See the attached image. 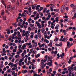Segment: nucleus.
<instances>
[{"label":"nucleus","instance_id":"obj_1","mask_svg":"<svg viewBox=\"0 0 76 76\" xmlns=\"http://www.w3.org/2000/svg\"><path fill=\"white\" fill-rule=\"evenodd\" d=\"M25 33L22 34V37H29V34L30 33V31H27L26 32H25Z\"/></svg>","mask_w":76,"mask_h":76},{"label":"nucleus","instance_id":"obj_2","mask_svg":"<svg viewBox=\"0 0 76 76\" xmlns=\"http://www.w3.org/2000/svg\"><path fill=\"white\" fill-rule=\"evenodd\" d=\"M18 40L16 39L15 40V43H18V42L19 43V44L20 43V42H21V39H22V37L20 36H18ZM18 40H19L18 41Z\"/></svg>","mask_w":76,"mask_h":76},{"label":"nucleus","instance_id":"obj_3","mask_svg":"<svg viewBox=\"0 0 76 76\" xmlns=\"http://www.w3.org/2000/svg\"><path fill=\"white\" fill-rule=\"evenodd\" d=\"M60 18L59 17H57L55 19V20H54L53 22H52V25H53V23H55L56 22H58V21H59V20H58V19H59Z\"/></svg>","mask_w":76,"mask_h":76},{"label":"nucleus","instance_id":"obj_4","mask_svg":"<svg viewBox=\"0 0 76 76\" xmlns=\"http://www.w3.org/2000/svg\"><path fill=\"white\" fill-rule=\"evenodd\" d=\"M65 9L66 6H65V5H62V6L61 7V12H64V11L65 10Z\"/></svg>","mask_w":76,"mask_h":76},{"label":"nucleus","instance_id":"obj_5","mask_svg":"<svg viewBox=\"0 0 76 76\" xmlns=\"http://www.w3.org/2000/svg\"><path fill=\"white\" fill-rule=\"evenodd\" d=\"M7 9L10 12H12V7L11 5H10L7 6Z\"/></svg>","mask_w":76,"mask_h":76},{"label":"nucleus","instance_id":"obj_6","mask_svg":"<svg viewBox=\"0 0 76 76\" xmlns=\"http://www.w3.org/2000/svg\"><path fill=\"white\" fill-rule=\"evenodd\" d=\"M36 24H37V26H38V28L41 29V25L40 24V23H39L38 22L36 21Z\"/></svg>","mask_w":76,"mask_h":76},{"label":"nucleus","instance_id":"obj_7","mask_svg":"<svg viewBox=\"0 0 76 76\" xmlns=\"http://www.w3.org/2000/svg\"><path fill=\"white\" fill-rule=\"evenodd\" d=\"M53 40H50V43L48 45V46L50 47H53Z\"/></svg>","mask_w":76,"mask_h":76},{"label":"nucleus","instance_id":"obj_8","mask_svg":"<svg viewBox=\"0 0 76 76\" xmlns=\"http://www.w3.org/2000/svg\"><path fill=\"white\" fill-rule=\"evenodd\" d=\"M39 14L37 13L36 15V17H34V20H36L37 19H39Z\"/></svg>","mask_w":76,"mask_h":76},{"label":"nucleus","instance_id":"obj_9","mask_svg":"<svg viewBox=\"0 0 76 76\" xmlns=\"http://www.w3.org/2000/svg\"><path fill=\"white\" fill-rule=\"evenodd\" d=\"M73 57H71L69 61H68V63H69V64H70V63H71V62H72L71 59L73 60Z\"/></svg>","mask_w":76,"mask_h":76},{"label":"nucleus","instance_id":"obj_10","mask_svg":"<svg viewBox=\"0 0 76 76\" xmlns=\"http://www.w3.org/2000/svg\"><path fill=\"white\" fill-rule=\"evenodd\" d=\"M5 13V12L4 11V10H2L1 11V16H4V14Z\"/></svg>","mask_w":76,"mask_h":76},{"label":"nucleus","instance_id":"obj_11","mask_svg":"<svg viewBox=\"0 0 76 76\" xmlns=\"http://www.w3.org/2000/svg\"><path fill=\"white\" fill-rule=\"evenodd\" d=\"M73 69V66H71L68 69V70L69 72H71Z\"/></svg>","mask_w":76,"mask_h":76},{"label":"nucleus","instance_id":"obj_12","mask_svg":"<svg viewBox=\"0 0 76 76\" xmlns=\"http://www.w3.org/2000/svg\"><path fill=\"white\" fill-rule=\"evenodd\" d=\"M20 32H22L23 34H24V33H25V30H23L22 31V29H20Z\"/></svg>","mask_w":76,"mask_h":76},{"label":"nucleus","instance_id":"obj_13","mask_svg":"<svg viewBox=\"0 0 76 76\" xmlns=\"http://www.w3.org/2000/svg\"><path fill=\"white\" fill-rule=\"evenodd\" d=\"M38 34V36L39 38L41 39L42 37V35H41V33H39Z\"/></svg>","mask_w":76,"mask_h":76},{"label":"nucleus","instance_id":"obj_14","mask_svg":"<svg viewBox=\"0 0 76 76\" xmlns=\"http://www.w3.org/2000/svg\"><path fill=\"white\" fill-rule=\"evenodd\" d=\"M37 5L36 4H34L32 6V9H35V6H36V5Z\"/></svg>","mask_w":76,"mask_h":76},{"label":"nucleus","instance_id":"obj_15","mask_svg":"<svg viewBox=\"0 0 76 76\" xmlns=\"http://www.w3.org/2000/svg\"><path fill=\"white\" fill-rule=\"evenodd\" d=\"M32 20V18H29L28 20V22L29 23H31V21Z\"/></svg>","mask_w":76,"mask_h":76},{"label":"nucleus","instance_id":"obj_16","mask_svg":"<svg viewBox=\"0 0 76 76\" xmlns=\"http://www.w3.org/2000/svg\"><path fill=\"white\" fill-rule=\"evenodd\" d=\"M26 39H25V42H27V41L28 40V38H29V37L28 36H26L25 37Z\"/></svg>","mask_w":76,"mask_h":76},{"label":"nucleus","instance_id":"obj_17","mask_svg":"<svg viewBox=\"0 0 76 76\" xmlns=\"http://www.w3.org/2000/svg\"><path fill=\"white\" fill-rule=\"evenodd\" d=\"M35 56L36 58H38V57H40V53H38L37 55H35Z\"/></svg>","mask_w":76,"mask_h":76},{"label":"nucleus","instance_id":"obj_18","mask_svg":"<svg viewBox=\"0 0 76 76\" xmlns=\"http://www.w3.org/2000/svg\"><path fill=\"white\" fill-rule=\"evenodd\" d=\"M47 8H45L44 10L43 11V13H44V14H45V13H46V11H47Z\"/></svg>","mask_w":76,"mask_h":76},{"label":"nucleus","instance_id":"obj_19","mask_svg":"<svg viewBox=\"0 0 76 76\" xmlns=\"http://www.w3.org/2000/svg\"><path fill=\"white\" fill-rule=\"evenodd\" d=\"M26 16V14H22L21 15V17H23V18H25Z\"/></svg>","mask_w":76,"mask_h":76},{"label":"nucleus","instance_id":"obj_20","mask_svg":"<svg viewBox=\"0 0 76 76\" xmlns=\"http://www.w3.org/2000/svg\"><path fill=\"white\" fill-rule=\"evenodd\" d=\"M51 26L50 27L52 28V29H54V24H53V25H52V23H51Z\"/></svg>","mask_w":76,"mask_h":76},{"label":"nucleus","instance_id":"obj_21","mask_svg":"<svg viewBox=\"0 0 76 76\" xmlns=\"http://www.w3.org/2000/svg\"><path fill=\"white\" fill-rule=\"evenodd\" d=\"M37 53V50H33L32 51V54H36Z\"/></svg>","mask_w":76,"mask_h":76},{"label":"nucleus","instance_id":"obj_22","mask_svg":"<svg viewBox=\"0 0 76 76\" xmlns=\"http://www.w3.org/2000/svg\"><path fill=\"white\" fill-rule=\"evenodd\" d=\"M44 32H45V29L43 28L42 29V33H44Z\"/></svg>","mask_w":76,"mask_h":76},{"label":"nucleus","instance_id":"obj_23","mask_svg":"<svg viewBox=\"0 0 76 76\" xmlns=\"http://www.w3.org/2000/svg\"><path fill=\"white\" fill-rule=\"evenodd\" d=\"M28 10L29 11V13H31V7H29L28 9Z\"/></svg>","mask_w":76,"mask_h":76},{"label":"nucleus","instance_id":"obj_24","mask_svg":"<svg viewBox=\"0 0 76 76\" xmlns=\"http://www.w3.org/2000/svg\"><path fill=\"white\" fill-rule=\"evenodd\" d=\"M64 38H65V42H66L68 40V37H64Z\"/></svg>","mask_w":76,"mask_h":76},{"label":"nucleus","instance_id":"obj_25","mask_svg":"<svg viewBox=\"0 0 76 76\" xmlns=\"http://www.w3.org/2000/svg\"><path fill=\"white\" fill-rule=\"evenodd\" d=\"M15 27V28H16L17 27V24L16 23H13L12 24Z\"/></svg>","mask_w":76,"mask_h":76},{"label":"nucleus","instance_id":"obj_26","mask_svg":"<svg viewBox=\"0 0 76 76\" xmlns=\"http://www.w3.org/2000/svg\"><path fill=\"white\" fill-rule=\"evenodd\" d=\"M22 22H19L18 26H21V25H22Z\"/></svg>","mask_w":76,"mask_h":76},{"label":"nucleus","instance_id":"obj_27","mask_svg":"<svg viewBox=\"0 0 76 76\" xmlns=\"http://www.w3.org/2000/svg\"><path fill=\"white\" fill-rule=\"evenodd\" d=\"M57 56H58L57 58H58H58H59L60 57V54L58 53L57 54Z\"/></svg>","mask_w":76,"mask_h":76},{"label":"nucleus","instance_id":"obj_28","mask_svg":"<svg viewBox=\"0 0 76 76\" xmlns=\"http://www.w3.org/2000/svg\"><path fill=\"white\" fill-rule=\"evenodd\" d=\"M34 38L36 39V40H37L38 39V35H36L34 36Z\"/></svg>","mask_w":76,"mask_h":76},{"label":"nucleus","instance_id":"obj_29","mask_svg":"<svg viewBox=\"0 0 76 76\" xmlns=\"http://www.w3.org/2000/svg\"><path fill=\"white\" fill-rule=\"evenodd\" d=\"M2 50H3V53H5L6 52V50H5V48H2Z\"/></svg>","mask_w":76,"mask_h":76},{"label":"nucleus","instance_id":"obj_30","mask_svg":"<svg viewBox=\"0 0 76 76\" xmlns=\"http://www.w3.org/2000/svg\"><path fill=\"white\" fill-rule=\"evenodd\" d=\"M24 60V59H23V58H22L21 59H20V61H19V62H22Z\"/></svg>","mask_w":76,"mask_h":76},{"label":"nucleus","instance_id":"obj_31","mask_svg":"<svg viewBox=\"0 0 76 76\" xmlns=\"http://www.w3.org/2000/svg\"><path fill=\"white\" fill-rule=\"evenodd\" d=\"M34 44V46L37 47V45H38V44H37V42H35Z\"/></svg>","mask_w":76,"mask_h":76},{"label":"nucleus","instance_id":"obj_32","mask_svg":"<svg viewBox=\"0 0 76 76\" xmlns=\"http://www.w3.org/2000/svg\"><path fill=\"white\" fill-rule=\"evenodd\" d=\"M67 47H69L70 46V42H67Z\"/></svg>","mask_w":76,"mask_h":76},{"label":"nucleus","instance_id":"obj_33","mask_svg":"<svg viewBox=\"0 0 76 76\" xmlns=\"http://www.w3.org/2000/svg\"><path fill=\"white\" fill-rule=\"evenodd\" d=\"M13 64V62H10V63H9V64H8V66H10V65H11V66H12V64Z\"/></svg>","mask_w":76,"mask_h":76},{"label":"nucleus","instance_id":"obj_34","mask_svg":"<svg viewBox=\"0 0 76 76\" xmlns=\"http://www.w3.org/2000/svg\"><path fill=\"white\" fill-rule=\"evenodd\" d=\"M73 27H68L67 28V30H69L70 29H72Z\"/></svg>","mask_w":76,"mask_h":76},{"label":"nucleus","instance_id":"obj_35","mask_svg":"<svg viewBox=\"0 0 76 76\" xmlns=\"http://www.w3.org/2000/svg\"><path fill=\"white\" fill-rule=\"evenodd\" d=\"M33 50H34V48H32L30 50V51L29 52V53H30L31 54L32 53V51H33Z\"/></svg>","mask_w":76,"mask_h":76},{"label":"nucleus","instance_id":"obj_36","mask_svg":"<svg viewBox=\"0 0 76 76\" xmlns=\"http://www.w3.org/2000/svg\"><path fill=\"white\" fill-rule=\"evenodd\" d=\"M40 32H41V29H39L38 30V31H37V34H40Z\"/></svg>","mask_w":76,"mask_h":76},{"label":"nucleus","instance_id":"obj_37","mask_svg":"<svg viewBox=\"0 0 76 76\" xmlns=\"http://www.w3.org/2000/svg\"><path fill=\"white\" fill-rule=\"evenodd\" d=\"M26 48L25 47H24L23 46H22L21 47V49L22 50H26V48Z\"/></svg>","mask_w":76,"mask_h":76},{"label":"nucleus","instance_id":"obj_38","mask_svg":"<svg viewBox=\"0 0 76 76\" xmlns=\"http://www.w3.org/2000/svg\"><path fill=\"white\" fill-rule=\"evenodd\" d=\"M16 4L17 5L19 6V1L18 0H17V2H16Z\"/></svg>","mask_w":76,"mask_h":76},{"label":"nucleus","instance_id":"obj_39","mask_svg":"<svg viewBox=\"0 0 76 76\" xmlns=\"http://www.w3.org/2000/svg\"><path fill=\"white\" fill-rule=\"evenodd\" d=\"M72 30L73 31H75L76 30V27H72Z\"/></svg>","mask_w":76,"mask_h":76},{"label":"nucleus","instance_id":"obj_40","mask_svg":"<svg viewBox=\"0 0 76 76\" xmlns=\"http://www.w3.org/2000/svg\"><path fill=\"white\" fill-rule=\"evenodd\" d=\"M45 45V44L43 43L41 45V46H40V47H44Z\"/></svg>","mask_w":76,"mask_h":76},{"label":"nucleus","instance_id":"obj_41","mask_svg":"<svg viewBox=\"0 0 76 76\" xmlns=\"http://www.w3.org/2000/svg\"><path fill=\"white\" fill-rule=\"evenodd\" d=\"M23 73H27V72H28V71H27V70H25L23 71Z\"/></svg>","mask_w":76,"mask_h":76},{"label":"nucleus","instance_id":"obj_42","mask_svg":"<svg viewBox=\"0 0 76 76\" xmlns=\"http://www.w3.org/2000/svg\"><path fill=\"white\" fill-rule=\"evenodd\" d=\"M18 51H19V52L20 53H22L23 52V50H20V49H19Z\"/></svg>","mask_w":76,"mask_h":76},{"label":"nucleus","instance_id":"obj_43","mask_svg":"<svg viewBox=\"0 0 76 76\" xmlns=\"http://www.w3.org/2000/svg\"><path fill=\"white\" fill-rule=\"evenodd\" d=\"M3 19L4 20H6V16H3Z\"/></svg>","mask_w":76,"mask_h":76},{"label":"nucleus","instance_id":"obj_44","mask_svg":"<svg viewBox=\"0 0 76 76\" xmlns=\"http://www.w3.org/2000/svg\"><path fill=\"white\" fill-rule=\"evenodd\" d=\"M69 41H71V42H72V41H73V39L72 38H70L69 39Z\"/></svg>","mask_w":76,"mask_h":76},{"label":"nucleus","instance_id":"obj_45","mask_svg":"<svg viewBox=\"0 0 76 76\" xmlns=\"http://www.w3.org/2000/svg\"><path fill=\"white\" fill-rule=\"evenodd\" d=\"M44 36H45V35H47V31H45V32L44 33Z\"/></svg>","mask_w":76,"mask_h":76},{"label":"nucleus","instance_id":"obj_46","mask_svg":"<svg viewBox=\"0 0 76 76\" xmlns=\"http://www.w3.org/2000/svg\"><path fill=\"white\" fill-rule=\"evenodd\" d=\"M58 38H56L54 40V41L55 42H56V41H58Z\"/></svg>","mask_w":76,"mask_h":76},{"label":"nucleus","instance_id":"obj_47","mask_svg":"<svg viewBox=\"0 0 76 76\" xmlns=\"http://www.w3.org/2000/svg\"><path fill=\"white\" fill-rule=\"evenodd\" d=\"M29 26H30V28H31L32 26H34V24H29Z\"/></svg>","mask_w":76,"mask_h":76},{"label":"nucleus","instance_id":"obj_48","mask_svg":"<svg viewBox=\"0 0 76 76\" xmlns=\"http://www.w3.org/2000/svg\"><path fill=\"white\" fill-rule=\"evenodd\" d=\"M72 8L74 9H76V5H75L74 7H72Z\"/></svg>","mask_w":76,"mask_h":76},{"label":"nucleus","instance_id":"obj_49","mask_svg":"<svg viewBox=\"0 0 76 76\" xmlns=\"http://www.w3.org/2000/svg\"><path fill=\"white\" fill-rule=\"evenodd\" d=\"M45 59H46V60H47V59H48V56L46 55L45 56Z\"/></svg>","mask_w":76,"mask_h":76},{"label":"nucleus","instance_id":"obj_50","mask_svg":"<svg viewBox=\"0 0 76 76\" xmlns=\"http://www.w3.org/2000/svg\"><path fill=\"white\" fill-rule=\"evenodd\" d=\"M15 6H14L12 7V10H14V9H15Z\"/></svg>","mask_w":76,"mask_h":76},{"label":"nucleus","instance_id":"obj_51","mask_svg":"<svg viewBox=\"0 0 76 76\" xmlns=\"http://www.w3.org/2000/svg\"><path fill=\"white\" fill-rule=\"evenodd\" d=\"M41 7V5H36L35 7H38L39 8V7Z\"/></svg>","mask_w":76,"mask_h":76},{"label":"nucleus","instance_id":"obj_52","mask_svg":"<svg viewBox=\"0 0 76 76\" xmlns=\"http://www.w3.org/2000/svg\"><path fill=\"white\" fill-rule=\"evenodd\" d=\"M32 66V70H34V69H35V67H34V65H33Z\"/></svg>","mask_w":76,"mask_h":76},{"label":"nucleus","instance_id":"obj_53","mask_svg":"<svg viewBox=\"0 0 76 76\" xmlns=\"http://www.w3.org/2000/svg\"><path fill=\"white\" fill-rule=\"evenodd\" d=\"M16 50H17V49H14L13 50V52H14V53H15V52H16Z\"/></svg>","mask_w":76,"mask_h":76},{"label":"nucleus","instance_id":"obj_54","mask_svg":"<svg viewBox=\"0 0 76 76\" xmlns=\"http://www.w3.org/2000/svg\"><path fill=\"white\" fill-rule=\"evenodd\" d=\"M19 57V55H16L15 56V58H18Z\"/></svg>","mask_w":76,"mask_h":76},{"label":"nucleus","instance_id":"obj_55","mask_svg":"<svg viewBox=\"0 0 76 76\" xmlns=\"http://www.w3.org/2000/svg\"><path fill=\"white\" fill-rule=\"evenodd\" d=\"M39 14H40L41 16H43L44 15L42 13V12H39Z\"/></svg>","mask_w":76,"mask_h":76},{"label":"nucleus","instance_id":"obj_56","mask_svg":"<svg viewBox=\"0 0 76 76\" xmlns=\"http://www.w3.org/2000/svg\"><path fill=\"white\" fill-rule=\"evenodd\" d=\"M51 17V15L49 14L48 15V18H50H50Z\"/></svg>","mask_w":76,"mask_h":76},{"label":"nucleus","instance_id":"obj_57","mask_svg":"<svg viewBox=\"0 0 76 76\" xmlns=\"http://www.w3.org/2000/svg\"><path fill=\"white\" fill-rule=\"evenodd\" d=\"M56 46H58V47H60V44H55Z\"/></svg>","mask_w":76,"mask_h":76},{"label":"nucleus","instance_id":"obj_58","mask_svg":"<svg viewBox=\"0 0 76 76\" xmlns=\"http://www.w3.org/2000/svg\"><path fill=\"white\" fill-rule=\"evenodd\" d=\"M73 17H74V18H76V12L75 13L74 15V16Z\"/></svg>","mask_w":76,"mask_h":76},{"label":"nucleus","instance_id":"obj_59","mask_svg":"<svg viewBox=\"0 0 76 76\" xmlns=\"http://www.w3.org/2000/svg\"><path fill=\"white\" fill-rule=\"evenodd\" d=\"M57 51H54V54H55V55H56V54H57Z\"/></svg>","mask_w":76,"mask_h":76},{"label":"nucleus","instance_id":"obj_60","mask_svg":"<svg viewBox=\"0 0 76 76\" xmlns=\"http://www.w3.org/2000/svg\"><path fill=\"white\" fill-rule=\"evenodd\" d=\"M15 72L13 71L12 73V75L13 76V75H14V74H15Z\"/></svg>","mask_w":76,"mask_h":76},{"label":"nucleus","instance_id":"obj_61","mask_svg":"<svg viewBox=\"0 0 76 76\" xmlns=\"http://www.w3.org/2000/svg\"><path fill=\"white\" fill-rule=\"evenodd\" d=\"M48 20H50V18H49L48 17H47L46 18V19H45V20H46L47 21Z\"/></svg>","mask_w":76,"mask_h":76},{"label":"nucleus","instance_id":"obj_62","mask_svg":"<svg viewBox=\"0 0 76 76\" xmlns=\"http://www.w3.org/2000/svg\"><path fill=\"white\" fill-rule=\"evenodd\" d=\"M33 76H37L38 74L37 73H35L34 74Z\"/></svg>","mask_w":76,"mask_h":76},{"label":"nucleus","instance_id":"obj_63","mask_svg":"<svg viewBox=\"0 0 76 76\" xmlns=\"http://www.w3.org/2000/svg\"><path fill=\"white\" fill-rule=\"evenodd\" d=\"M75 72H72V76H75Z\"/></svg>","mask_w":76,"mask_h":76},{"label":"nucleus","instance_id":"obj_64","mask_svg":"<svg viewBox=\"0 0 76 76\" xmlns=\"http://www.w3.org/2000/svg\"><path fill=\"white\" fill-rule=\"evenodd\" d=\"M61 74H57V76H61Z\"/></svg>","mask_w":76,"mask_h":76}]
</instances>
